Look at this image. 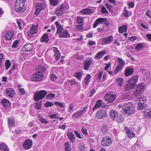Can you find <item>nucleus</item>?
<instances>
[{
	"instance_id": "9d476101",
	"label": "nucleus",
	"mask_w": 151,
	"mask_h": 151,
	"mask_svg": "<svg viewBox=\"0 0 151 151\" xmlns=\"http://www.w3.org/2000/svg\"><path fill=\"white\" fill-rule=\"evenodd\" d=\"M26 0H17L15 3V9H23Z\"/></svg>"
},
{
	"instance_id": "a878e982",
	"label": "nucleus",
	"mask_w": 151,
	"mask_h": 151,
	"mask_svg": "<svg viewBox=\"0 0 151 151\" xmlns=\"http://www.w3.org/2000/svg\"><path fill=\"white\" fill-rule=\"evenodd\" d=\"M67 135L69 139L70 142H74L75 141V136L74 134L71 132H68L67 133Z\"/></svg>"
},
{
	"instance_id": "052dcab7",
	"label": "nucleus",
	"mask_w": 151,
	"mask_h": 151,
	"mask_svg": "<svg viewBox=\"0 0 151 151\" xmlns=\"http://www.w3.org/2000/svg\"><path fill=\"white\" fill-rule=\"evenodd\" d=\"M55 96V94L50 93L47 96L46 98L47 99H50L52 98H54Z\"/></svg>"
},
{
	"instance_id": "864d4df0",
	"label": "nucleus",
	"mask_w": 151,
	"mask_h": 151,
	"mask_svg": "<svg viewBox=\"0 0 151 151\" xmlns=\"http://www.w3.org/2000/svg\"><path fill=\"white\" fill-rule=\"evenodd\" d=\"M47 70V68L46 67L43 66H40L39 68V71H40L41 73H42L43 74V73L45 72V71Z\"/></svg>"
},
{
	"instance_id": "f8f14e48",
	"label": "nucleus",
	"mask_w": 151,
	"mask_h": 151,
	"mask_svg": "<svg viewBox=\"0 0 151 151\" xmlns=\"http://www.w3.org/2000/svg\"><path fill=\"white\" fill-rule=\"evenodd\" d=\"M106 116V112L104 110H99L96 113V117L97 119H104Z\"/></svg>"
},
{
	"instance_id": "338daca9",
	"label": "nucleus",
	"mask_w": 151,
	"mask_h": 151,
	"mask_svg": "<svg viewBox=\"0 0 151 151\" xmlns=\"http://www.w3.org/2000/svg\"><path fill=\"white\" fill-rule=\"evenodd\" d=\"M19 91L22 95L24 94L25 93V91L23 88H19Z\"/></svg>"
},
{
	"instance_id": "09e8293b",
	"label": "nucleus",
	"mask_w": 151,
	"mask_h": 151,
	"mask_svg": "<svg viewBox=\"0 0 151 151\" xmlns=\"http://www.w3.org/2000/svg\"><path fill=\"white\" fill-rule=\"evenodd\" d=\"M143 44L142 43H139L137 44L135 47V49L137 50H139L143 48Z\"/></svg>"
},
{
	"instance_id": "a18cd8bd",
	"label": "nucleus",
	"mask_w": 151,
	"mask_h": 151,
	"mask_svg": "<svg viewBox=\"0 0 151 151\" xmlns=\"http://www.w3.org/2000/svg\"><path fill=\"white\" fill-rule=\"evenodd\" d=\"M78 148L80 151H86V148L85 145L83 143H81L79 145Z\"/></svg>"
},
{
	"instance_id": "39448f33",
	"label": "nucleus",
	"mask_w": 151,
	"mask_h": 151,
	"mask_svg": "<svg viewBox=\"0 0 151 151\" xmlns=\"http://www.w3.org/2000/svg\"><path fill=\"white\" fill-rule=\"evenodd\" d=\"M117 60L118 64L114 70V73L116 74L123 69L125 63V61L121 58L118 57L117 58Z\"/></svg>"
},
{
	"instance_id": "6ab92c4d",
	"label": "nucleus",
	"mask_w": 151,
	"mask_h": 151,
	"mask_svg": "<svg viewBox=\"0 0 151 151\" xmlns=\"http://www.w3.org/2000/svg\"><path fill=\"white\" fill-rule=\"evenodd\" d=\"M92 63V60H85L84 63L83 68L85 70H87L89 68L90 66Z\"/></svg>"
},
{
	"instance_id": "774afa93",
	"label": "nucleus",
	"mask_w": 151,
	"mask_h": 151,
	"mask_svg": "<svg viewBox=\"0 0 151 151\" xmlns=\"http://www.w3.org/2000/svg\"><path fill=\"white\" fill-rule=\"evenodd\" d=\"M55 104L57 105L61 108H63L64 107L63 104L61 103H60L57 101L55 102Z\"/></svg>"
},
{
	"instance_id": "e433bc0d",
	"label": "nucleus",
	"mask_w": 151,
	"mask_h": 151,
	"mask_svg": "<svg viewBox=\"0 0 151 151\" xmlns=\"http://www.w3.org/2000/svg\"><path fill=\"white\" fill-rule=\"evenodd\" d=\"M119 123H121L124 121V118L122 117L121 114L118 115L115 119Z\"/></svg>"
},
{
	"instance_id": "2eb2a0df",
	"label": "nucleus",
	"mask_w": 151,
	"mask_h": 151,
	"mask_svg": "<svg viewBox=\"0 0 151 151\" xmlns=\"http://www.w3.org/2000/svg\"><path fill=\"white\" fill-rule=\"evenodd\" d=\"M47 5L45 1L37 3L35 9H45L47 8Z\"/></svg>"
},
{
	"instance_id": "6e6d98bb",
	"label": "nucleus",
	"mask_w": 151,
	"mask_h": 151,
	"mask_svg": "<svg viewBox=\"0 0 151 151\" xmlns=\"http://www.w3.org/2000/svg\"><path fill=\"white\" fill-rule=\"evenodd\" d=\"M42 101H40L36 103V105L35 106V108L37 109H40L41 108Z\"/></svg>"
},
{
	"instance_id": "e2e57ef3",
	"label": "nucleus",
	"mask_w": 151,
	"mask_h": 151,
	"mask_svg": "<svg viewBox=\"0 0 151 151\" xmlns=\"http://www.w3.org/2000/svg\"><path fill=\"white\" fill-rule=\"evenodd\" d=\"M123 15L126 17H128L130 15V13L129 12V11L127 10H125L124 12L123 13Z\"/></svg>"
},
{
	"instance_id": "de8ad7c7",
	"label": "nucleus",
	"mask_w": 151,
	"mask_h": 151,
	"mask_svg": "<svg viewBox=\"0 0 151 151\" xmlns=\"http://www.w3.org/2000/svg\"><path fill=\"white\" fill-rule=\"evenodd\" d=\"M5 68L6 70L8 69L11 65L10 61L9 60H6L5 62Z\"/></svg>"
},
{
	"instance_id": "1a4fd4ad",
	"label": "nucleus",
	"mask_w": 151,
	"mask_h": 151,
	"mask_svg": "<svg viewBox=\"0 0 151 151\" xmlns=\"http://www.w3.org/2000/svg\"><path fill=\"white\" fill-rule=\"evenodd\" d=\"M113 40V37L111 35L103 38L100 40L101 42V44L103 45L109 44Z\"/></svg>"
},
{
	"instance_id": "0e129e2a",
	"label": "nucleus",
	"mask_w": 151,
	"mask_h": 151,
	"mask_svg": "<svg viewBox=\"0 0 151 151\" xmlns=\"http://www.w3.org/2000/svg\"><path fill=\"white\" fill-rule=\"evenodd\" d=\"M60 6H61L59 9H68V8L67 4H62Z\"/></svg>"
},
{
	"instance_id": "b1692460",
	"label": "nucleus",
	"mask_w": 151,
	"mask_h": 151,
	"mask_svg": "<svg viewBox=\"0 0 151 151\" xmlns=\"http://www.w3.org/2000/svg\"><path fill=\"white\" fill-rule=\"evenodd\" d=\"M1 102L4 108L9 107L11 106L10 102L6 99H3L2 100Z\"/></svg>"
},
{
	"instance_id": "4468645a",
	"label": "nucleus",
	"mask_w": 151,
	"mask_h": 151,
	"mask_svg": "<svg viewBox=\"0 0 151 151\" xmlns=\"http://www.w3.org/2000/svg\"><path fill=\"white\" fill-rule=\"evenodd\" d=\"M33 49V46L32 44H28L23 46L22 50L24 52H28L30 51Z\"/></svg>"
},
{
	"instance_id": "49530a36",
	"label": "nucleus",
	"mask_w": 151,
	"mask_h": 151,
	"mask_svg": "<svg viewBox=\"0 0 151 151\" xmlns=\"http://www.w3.org/2000/svg\"><path fill=\"white\" fill-rule=\"evenodd\" d=\"M136 100L138 102L145 103L146 101V99L144 96H141V97H138L136 99Z\"/></svg>"
},
{
	"instance_id": "3c124183",
	"label": "nucleus",
	"mask_w": 151,
	"mask_h": 151,
	"mask_svg": "<svg viewBox=\"0 0 151 151\" xmlns=\"http://www.w3.org/2000/svg\"><path fill=\"white\" fill-rule=\"evenodd\" d=\"M91 78V76L90 74H88L86 76V77L84 81V83L86 85H87L88 83L89 80Z\"/></svg>"
},
{
	"instance_id": "cd10ccee",
	"label": "nucleus",
	"mask_w": 151,
	"mask_h": 151,
	"mask_svg": "<svg viewBox=\"0 0 151 151\" xmlns=\"http://www.w3.org/2000/svg\"><path fill=\"white\" fill-rule=\"evenodd\" d=\"M49 38L47 33H45L41 39L42 42H47L49 41Z\"/></svg>"
},
{
	"instance_id": "4d7b16f0",
	"label": "nucleus",
	"mask_w": 151,
	"mask_h": 151,
	"mask_svg": "<svg viewBox=\"0 0 151 151\" xmlns=\"http://www.w3.org/2000/svg\"><path fill=\"white\" fill-rule=\"evenodd\" d=\"M54 105V104L50 101H47L45 104V106L46 107H51Z\"/></svg>"
},
{
	"instance_id": "4c0bfd02",
	"label": "nucleus",
	"mask_w": 151,
	"mask_h": 151,
	"mask_svg": "<svg viewBox=\"0 0 151 151\" xmlns=\"http://www.w3.org/2000/svg\"><path fill=\"white\" fill-rule=\"evenodd\" d=\"M83 114V113H82L80 110L75 113H74L73 114L72 117L76 118H79Z\"/></svg>"
},
{
	"instance_id": "13d9d810",
	"label": "nucleus",
	"mask_w": 151,
	"mask_h": 151,
	"mask_svg": "<svg viewBox=\"0 0 151 151\" xmlns=\"http://www.w3.org/2000/svg\"><path fill=\"white\" fill-rule=\"evenodd\" d=\"M19 41L16 40L13 43L12 46V47L13 48H16L18 46L19 44Z\"/></svg>"
},
{
	"instance_id": "bf43d9fd",
	"label": "nucleus",
	"mask_w": 151,
	"mask_h": 151,
	"mask_svg": "<svg viewBox=\"0 0 151 151\" xmlns=\"http://www.w3.org/2000/svg\"><path fill=\"white\" fill-rule=\"evenodd\" d=\"M83 18L80 17H77V22L79 24H83Z\"/></svg>"
},
{
	"instance_id": "f03ea898",
	"label": "nucleus",
	"mask_w": 151,
	"mask_h": 151,
	"mask_svg": "<svg viewBox=\"0 0 151 151\" xmlns=\"http://www.w3.org/2000/svg\"><path fill=\"white\" fill-rule=\"evenodd\" d=\"M122 107L124 111L125 114H132L134 112V107L133 104L131 103H125Z\"/></svg>"
},
{
	"instance_id": "aec40b11",
	"label": "nucleus",
	"mask_w": 151,
	"mask_h": 151,
	"mask_svg": "<svg viewBox=\"0 0 151 151\" xmlns=\"http://www.w3.org/2000/svg\"><path fill=\"white\" fill-rule=\"evenodd\" d=\"M70 37V34L67 30H65L60 33L59 35V37L60 38H66L69 37Z\"/></svg>"
},
{
	"instance_id": "dca6fc26",
	"label": "nucleus",
	"mask_w": 151,
	"mask_h": 151,
	"mask_svg": "<svg viewBox=\"0 0 151 151\" xmlns=\"http://www.w3.org/2000/svg\"><path fill=\"white\" fill-rule=\"evenodd\" d=\"M106 105L104 103H102V101L100 100H98L94 106L93 108V110L94 111L96 109L100 107H105Z\"/></svg>"
},
{
	"instance_id": "473e14b6",
	"label": "nucleus",
	"mask_w": 151,
	"mask_h": 151,
	"mask_svg": "<svg viewBox=\"0 0 151 151\" xmlns=\"http://www.w3.org/2000/svg\"><path fill=\"white\" fill-rule=\"evenodd\" d=\"M105 53V52L102 51L99 52L96 54L95 56V58L97 59H101Z\"/></svg>"
},
{
	"instance_id": "8fccbe9b",
	"label": "nucleus",
	"mask_w": 151,
	"mask_h": 151,
	"mask_svg": "<svg viewBox=\"0 0 151 151\" xmlns=\"http://www.w3.org/2000/svg\"><path fill=\"white\" fill-rule=\"evenodd\" d=\"M65 151H70V144L69 142H66L65 144Z\"/></svg>"
},
{
	"instance_id": "c9c22d12",
	"label": "nucleus",
	"mask_w": 151,
	"mask_h": 151,
	"mask_svg": "<svg viewBox=\"0 0 151 151\" xmlns=\"http://www.w3.org/2000/svg\"><path fill=\"white\" fill-rule=\"evenodd\" d=\"M9 126L10 128H11L14 125V119L11 118H8V119Z\"/></svg>"
},
{
	"instance_id": "412c9836",
	"label": "nucleus",
	"mask_w": 151,
	"mask_h": 151,
	"mask_svg": "<svg viewBox=\"0 0 151 151\" xmlns=\"http://www.w3.org/2000/svg\"><path fill=\"white\" fill-rule=\"evenodd\" d=\"M14 32L12 30H10L6 33L5 38L6 40H10L12 38Z\"/></svg>"
},
{
	"instance_id": "5701e85b",
	"label": "nucleus",
	"mask_w": 151,
	"mask_h": 151,
	"mask_svg": "<svg viewBox=\"0 0 151 151\" xmlns=\"http://www.w3.org/2000/svg\"><path fill=\"white\" fill-rule=\"evenodd\" d=\"M55 24L57 28L56 33L57 34H60L61 33V31L63 29V26L60 24L59 23V22L58 21H56L55 22Z\"/></svg>"
},
{
	"instance_id": "7ed1b4c3",
	"label": "nucleus",
	"mask_w": 151,
	"mask_h": 151,
	"mask_svg": "<svg viewBox=\"0 0 151 151\" xmlns=\"http://www.w3.org/2000/svg\"><path fill=\"white\" fill-rule=\"evenodd\" d=\"M145 85L143 83L137 84L135 90L134 91L133 95L135 96L138 97L141 96L144 91Z\"/></svg>"
},
{
	"instance_id": "680f3d73",
	"label": "nucleus",
	"mask_w": 151,
	"mask_h": 151,
	"mask_svg": "<svg viewBox=\"0 0 151 151\" xmlns=\"http://www.w3.org/2000/svg\"><path fill=\"white\" fill-rule=\"evenodd\" d=\"M50 79L53 81H55L57 78V76L54 74H52L50 76Z\"/></svg>"
},
{
	"instance_id": "58836bf2",
	"label": "nucleus",
	"mask_w": 151,
	"mask_h": 151,
	"mask_svg": "<svg viewBox=\"0 0 151 151\" xmlns=\"http://www.w3.org/2000/svg\"><path fill=\"white\" fill-rule=\"evenodd\" d=\"M0 149L3 150L4 151H9L7 146L4 143L0 145Z\"/></svg>"
},
{
	"instance_id": "7c9ffc66",
	"label": "nucleus",
	"mask_w": 151,
	"mask_h": 151,
	"mask_svg": "<svg viewBox=\"0 0 151 151\" xmlns=\"http://www.w3.org/2000/svg\"><path fill=\"white\" fill-rule=\"evenodd\" d=\"M147 105L145 103L138 102V104L137 109L140 110H142L147 106Z\"/></svg>"
},
{
	"instance_id": "603ef678",
	"label": "nucleus",
	"mask_w": 151,
	"mask_h": 151,
	"mask_svg": "<svg viewBox=\"0 0 151 151\" xmlns=\"http://www.w3.org/2000/svg\"><path fill=\"white\" fill-rule=\"evenodd\" d=\"M81 12L85 14H88L92 13L91 10H81Z\"/></svg>"
},
{
	"instance_id": "4be33fe9",
	"label": "nucleus",
	"mask_w": 151,
	"mask_h": 151,
	"mask_svg": "<svg viewBox=\"0 0 151 151\" xmlns=\"http://www.w3.org/2000/svg\"><path fill=\"white\" fill-rule=\"evenodd\" d=\"M134 72V69L132 68H129L125 70V75L127 77L129 76L132 75Z\"/></svg>"
},
{
	"instance_id": "5fc2aeb1",
	"label": "nucleus",
	"mask_w": 151,
	"mask_h": 151,
	"mask_svg": "<svg viewBox=\"0 0 151 151\" xmlns=\"http://www.w3.org/2000/svg\"><path fill=\"white\" fill-rule=\"evenodd\" d=\"M81 131L82 133L86 135H87L88 134V133L87 131V129L85 127L83 126L81 129Z\"/></svg>"
},
{
	"instance_id": "69168bd1",
	"label": "nucleus",
	"mask_w": 151,
	"mask_h": 151,
	"mask_svg": "<svg viewBox=\"0 0 151 151\" xmlns=\"http://www.w3.org/2000/svg\"><path fill=\"white\" fill-rule=\"evenodd\" d=\"M73 104H71L69 106V108L68 110V112H70L72 111L73 109Z\"/></svg>"
},
{
	"instance_id": "9b49d317",
	"label": "nucleus",
	"mask_w": 151,
	"mask_h": 151,
	"mask_svg": "<svg viewBox=\"0 0 151 151\" xmlns=\"http://www.w3.org/2000/svg\"><path fill=\"white\" fill-rule=\"evenodd\" d=\"M33 142L30 139H26L23 144L24 148L26 150H29L30 149L32 146Z\"/></svg>"
},
{
	"instance_id": "0eeeda50",
	"label": "nucleus",
	"mask_w": 151,
	"mask_h": 151,
	"mask_svg": "<svg viewBox=\"0 0 151 151\" xmlns=\"http://www.w3.org/2000/svg\"><path fill=\"white\" fill-rule=\"evenodd\" d=\"M112 142L111 138L106 136L103 138L101 142V145L104 147L108 146L111 145Z\"/></svg>"
},
{
	"instance_id": "2f4dec72",
	"label": "nucleus",
	"mask_w": 151,
	"mask_h": 151,
	"mask_svg": "<svg viewBox=\"0 0 151 151\" xmlns=\"http://www.w3.org/2000/svg\"><path fill=\"white\" fill-rule=\"evenodd\" d=\"M108 129V127L107 125H103L101 127V131L102 133L105 135L107 133Z\"/></svg>"
},
{
	"instance_id": "a211bd4d",
	"label": "nucleus",
	"mask_w": 151,
	"mask_h": 151,
	"mask_svg": "<svg viewBox=\"0 0 151 151\" xmlns=\"http://www.w3.org/2000/svg\"><path fill=\"white\" fill-rule=\"evenodd\" d=\"M5 91L8 96L11 98H12L14 95L15 91L12 88H6Z\"/></svg>"
},
{
	"instance_id": "ddd939ff",
	"label": "nucleus",
	"mask_w": 151,
	"mask_h": 151,
	"mask_svg": "<svg viewBox=\"0 0 151 151\" xmlns=\"http://www.w3.org/2000/svg\"><path fill=\"white\" fill-rule=\"evenodd\" d=\"M107 20L106 18H98L93 24V27L96 28L98 24H102L104 22L107 21Z\"/></svg>"
},
{
	"instance_id": "f704fd0d",
	"label": "nucleus",
	"mask_w": 151,
	"mask_h": 151,
	"mask_svg": "<svg viewBox=\"0 0 151 151\" xmlns=\"http://www.w3.org/2000/svg\"><path fill=\"white\" fill-rule=\"evenodd\" d=\"M37 116L39 118V121L41 123L45 124H46L48 123L49 122L47 121L46 119L43 118L41 116L40 114H38Z\"/></svg>"
},
{
	"instance_id": "c85d7f7f",
	"label": "nucleus",
	"mask_w": 151,
	"mask_h": 151,
	"mask_svg": "<svg viewBox=\"0 0 151 151\" xmlns=\"http://www.w3.org/2000/svg\"><path fill=\"white\" fill-rule=\"evenodd\" d=\"M125 129L127 132V133L129 138H132L134 136V134L132 131L130 130L127 127H125Z\"/></svg>"
},
{
	"instance_id": "423d86ee",
	"label": "nucleus",
	"mask_w": 151,
	"mask_h": 151,
	"mask_svg": "<svg viewBox=\"0 0 151 151\" xmlns=\"http://www.w3.org/2000/svg\"><path fill=\"white\" fill-rule=\"evenodd\" d=\"M43 78V74L40 71H38L32 75L31 79L33 81H39Z\"/></svg>"
},
{
	"instance_id": "ea45409f",
	"label": "nucleus",
	"mask_w": 151,
	"mask_h": 151,
	"mask_svg": "<svg viewBox=\"0 0 151 151\" xmlns=\"http://www.w3.org/2000/svg\"><path fill=\"white\" fill-rule=\"evenodd\" d=\"M24 12V10H13V11H12V14L14 16H16L18 14L22 13H23Z\"/></svg>"
},
{
	"instance_id": "79ce46f5",
	"label": "nucleus",
	"mask_w": 151,
	"mask_h": 151,
	"mask_svg": "<svg viewBox=\"0 0 151 151\" xmlns=\"http://www.w3.org/2000/svg\"><path fill=\"white\" fill-rule=\"evenodd\" d=\"M83 73L81 72H76L75 74V76L78 80H80L82 76Z\"/></svg>"
},
{
	"instance_id": "a19ab883",
	"label": "nucleus",
	"mask_w": 151,
	"mask_h": 151,
	"mask_svg": "<svg viewBox=\"0 0 151 151\" xmlns=\"http://www.w3.org/2000/svg\"><path fill=\"white\" fill-rule=\"evenodd\" d=\"M66 12V10H56L55 12L57 16H60Z\"/></svg>"
},
{
	"instance_id": "f3484780",
	"label": "nucleus",
	"mask_w": 151,
	"mask_h": 151,
	"mask_svg": "<svg viewBox=\"0 0 151 151\" xmlns=\"http://www.w3.org/2000/svg\"><path fill=\"white\" fill-rule=\"evenodd\" d=\"M116 95L109 93L105 96V99L109 102H113L115 99Z\"/></svg>"
},
{
	"instance_id": "6e6552de",
	"label": "nucleus",
	"mask_w": 151,
	"mask_h": 151,
	"mask_svg": "<svg viewBox=\"0 0 151 151\" xmlns=\"http://www.w3.org/2000/svg\"><path fill=\"white\" fill-rule=\"evenodd\" d=\"M38 25H33L30 28L29 31L27 32V35L29 37L31 38L33 37L34 34H36L37 32Z\"/></svg>"
},
{
	"instance_id": "f257e3e1",
	"label": "nucleus",
	"mask_w": 151,
	"mask_h": 151,
	"mask_svg": "<svg viewBox=\"0 0 151 151\" xmlns=\"http://www.w3.org/2000/svg\"><path fill=\"white\" fill-rule=\"evenodd\" d=\"M138 78L137 76H135L128 81V83L125 86L126 91H129L133 88L138 81Z\"/></svg>"
},
{
	"instance_id": "20e7f679",
	"label": "nucleus",
	"mask_w": 151,
	"mask_h": 151,
	"mask_svg": "<svg viewBox=\"0 0 151 151\" xmlns=\"http://www.w3.org/2000/svg\"><path fill=\"white\" fill-rule=\"evenodd\" d=\"M47 93V91L44 90H41L39 92L35 93L34 95L33 99L36 101H39L43 99Z\"/></svg>"
},
{
	"instance_id": "bb28decb",
	"label": "nucleus",
	"mask_w": 151,
	"mask_h": 151,
	"mask_svg": "<svg viewBox=\"0 0 151 151\" xmlns=\"http://www.w3.org/2000/svg\"><path fill=\"white\" fill-rule=\"evenodd\" d=\"M144 116L147 119H149L151 116V110L145 109L144 112Z\"/></svg>"
},
{
	"instance_id": "37998d69",
	"label": "nucleus",
	"mask_w": 151,
	"mask_h": 151,
	"mask_svg": "<svg viewBox=\"0 0 151 151\" xmlns=\"http://www.w3.org/2000/svg\"><path fill=\"white\" fill-rule=\"evenodd\" d=\"M50 3L51 5L53 6H57L59 3L58 0H50Z\"/></svg>"
},
{
	"instance_id": "72a5a7b5",
	"label": "nucleus",
	"mask_w": 151,
	"mask_h": 151,
	"mask_svg": "<svg viewBox=\"0 0 151 151\" xmlns=\"http://www.w3.org/2000/svg\"><path fill=\"white\" fill-rule=\"evenodd\" d=\"M127 27L126 25L121 26L119 29V31L120 33L127 31Z\"/></svg>"
},
{
	"instance_id": "c756f323",
	"label": "nucleus",
	"mask_w": 151,
	"mask_h": 151,
	"mask_svg": "<svg viewBox=\"0 0 151 151\" xmlns=\"http://www.w3.org/2000/svg\"><path fill=\"white\" fill-rule=\"evenodd\" d=\"M118 115L117 112L114 110H111L110 112L111 118L113 120L116 119V118Z\"/></svg>"
},
{
	"instance_id": "c03bdc74",
	"label": "nucleus",
	"mask_w": 151,
	"mask_h": 151,
	"mask_svg": "<svg viewBox=\"0 0 151 151\" xmlns=\"http://www.w3.org/2000/svg\"><path fill=\"white\" fill-rule=\"evenodd\" d=\"M123 81V79L122 78H118L116 79V82L118 85L120 86H122Z\"/></svg>"
},
{
	"instance_id": "393cba45",
	"label": "nucleus",
	"mask_w": 151,
	"mask_h": 151,
	"mask_svg": "<svg viewBox=\"0 0 151 151\" xmlns=\"http://www.w3.org/2000/svg\"><path fill=\"white\" fill-rule=\"evenodd\" d=\"M53 50L55 52L54 55L55 58L57 60H58L59 59L60 57V53L57 47H53Z\"/></svg>"
}]
</instances>
